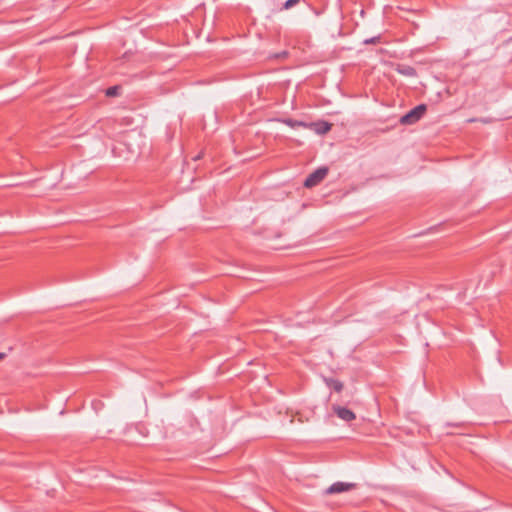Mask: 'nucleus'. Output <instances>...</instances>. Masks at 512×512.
I'll use <instances>...</instances> for the list:
<instances>
[{
	"instance_id": "obj_10",
	"label": "nucleus",
	"mask_w": 512,
	"mask_h": 512,
	"mask_svg": "<svg viewBox=\"0 0 512 512\" xmlns=\"http://www.w3.org/2000/svg\"><path fill=\"white\" fill-rule=\"evenodd\" d=\"M298 2H299V0H287L284 3V8L289 9V8L293 7L295 4H297Z\"/></svg>"
},
{
	"instance_id": "obj_9",
	"label": "nucleus",
	"mask_w": 512,
	"mask_h": 512,
	"mask_svg": "<svg viewBox=\"0 0 512 512\" xmlns=\"http://www.w3.org/2000/svg\"><path fill=\"white\" fill-rule=\"evenodd\" d=\"M380 42V36H374L363 41L364 44H376Z\"/></svg>"
},
{
	"instance_id": "obj_11",
	"label": "nucleus",
	"mask_w": 512,
	"mask_h": 512,
	"mask_svg": "<svg viewBox=\"0 0 512 512\" xmlns=\"http://www.w3.org/2000/svg\"><path fill=\"white\" fill-rule=\"evenodd\" d=\"M342 388H343V385H342V383H341V382H336V383H335V385H334V389H335L336 391H338V392H339V391H341V390H342Z\"/></svg>"
},
{
	"instance_id": "obj_8",
	"label": "nucleus",
	"mask_w": 512,
	"mask_h": 512,
	"mask_svg": "<svg viewBox=\"0 0 512 512\" xmlns=\"http://www.w3.org/2000/svg\"><path fill=\"white\" fill-rule=\"evenodd\" d=\"M119 90H120L119 86H111L106 89L105 94L108 97H115V96L119 95Z\"/></svg>"
},
{
	"instance_id": "obj_13",
	"label": "nucleus",
	"mask_w": 512,
	"mask_h": 512,
	"mask_svg": "<svg viewBox=\"0 0 512 512\" xmlns=\"http://www.w3.org/2000/svg\"><path fill=\"white\" fill-rule=\"evenodd\" d=\"M448 426L460 427V426H461V424H448Z\"/></svg>"
},
{
	"instance_id": "obj_12",
	"label": "nucleus",
	"mask_w": 512,
	"mask_h": 512,
	"mask_svg": "<svg viewBox=\"0 0 512 512\" xmlns=\"http://www.w3.org/2000/svg\"><path fill=\"white\" fill-rule=\"evenodd\" d=\"M6 357V353L0 352V361Z\"/></svg>"
},
{
	"instance_id": "obj_2",
	"label": "nucleus",
	"mask_w": 512,
	"mask_h": 512,
	"mask_svg": "<svg viewBox=\"0 0 512 512\" xmlns=\"http://www.w3.org/2000/svg\"><path fill=\"white\" fill-rule=\"evenodd\" d=\"M328 174V168L327 167H319L312 173H310L307 178L304 181V186L306 188H312L316 185H318L320 182L324 180V178Z\"/></svg>"
},
{
	"instance_id": "obj_7",
	"label": "nucleus",
	"mask_w": 512,
	"mask_h": 512,
	"mask_svg": "<svg viewBox=\"0 0 512 512\" xmlns=\"http://www.w3.org/2000/svg\"><path fill=\"white\" fill-rule=\"evenodd\" d=\"M398 71H399V73H401L402 75H405V76H415L416 75L415 68H413L411 66H404L403 68L399 69Z\"/></svg>"
},
{
	"instance_id": "obj_5",
	"label": "nucleus",
	"mask_w": 512,
	"mask_h": 512,
	"mask_svg": "<svg viewBox=\"0 0 512 512\" xmlns=\"http://www.w3.org/2000/svg\"><path fill=\"white\" fill-rule=\"evenodd\" d=\"M315 126V130L318 134H325L331 130V124L326 121H319L317 123L309 124V126Z\"/></svg>"
},
{
	"instance_id": "obj_1",
	"label": "nucleus",
	"mask_w": 512,
	"mask_h": 512,
	"mask_svg": "<svg viewBox=\"0 0 512 512\" xmlns=\"http://www.w3.org/2000/svg\"><path fill=\"white\" fill-rule=\"evenodd\" d=\"M427 110V106L425 104H419L413 109H411L408 113L403 115L400 118V123L403 125H411L418 122Z\"/></svg>"
},
{
	"instance_id": "obj_4",
	"label": "nucleus",
	"mask_w": 512,
	"mask_h": 512,
	"mask_svg": "<svg viewBox=\"0 0 512 512\" xmlns=\"http://www.w3.org/2000/svg\"><path fill=\"white\" fill-rule=\"evenodd\" d=\"M333 411L340 419L346 422H350L356 418V415L352 410L343 406H334Z\"/></svg>"
},
{
	"instance_id": "obj_6",
	"label": "nucleus",
	"mask_w": 512,
	"mask_h": 512,
	"mask_svg": "<svg viewBox=\"0 0 512 512\" xmlns=\"http://www.w3.org/2000/svg\"><path fill=\"white\" fill-rule=\"evenodd\" d=\"M281 122L284 123L285 125L291 127V128H297V127L307 128V127H309V124H307V123H305L303 121H300V120L292 119V118L282 119Z\"/></svg>"
},
{
	"instance_id": "obj_3",
	"label": "nucleus",
	"mask_w": 512,
	"mask_h": 512,
	"mask_svg": "<svg viewBox=\"0 0 512 512\" xmlns=\"http://www.w3.org/2000/svg\"><path fill=\"white\" fill-rule=\"evenodd\" d=\"M355 487H356V484H354V483L335 482L331 486H329L325 490L324 493L326 495L339 494V493H343L346 491H350V490L354 489Z\"/></svg>"
}]
</instances>
